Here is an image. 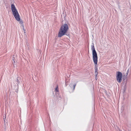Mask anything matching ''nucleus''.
Segmentation results:
<instances>
[{"label":"nucleus","instance_id":"nucleus-1","mask_svg":"<svg viewBox=\"0 0 131 131\" xmlns=\"http://www.w3.org/2000/svg\"><path fill=\"white\" fill-rule=\"evenodd\" d=\"M11 9L13 14L16 20L18 21H19L20 16L14 4H11Z\"/></svg>","mask_w":131,"mask_h":131},{"label":"nucleus","instance_id":"nucleus-2","mask_svg":"<svg viewBox=\"0 0 131 131\" xmlns=\"http://www.w3.org/2000/svg\"><path fill=\"white\" fill-rule=\"evenodd\" d=\"M91 49L92 52L93 58V62L95 64H97V56L93 44L91 46Z\"/></svg>","mask_w":131,"mask_h":131},{"label":"nucleus","instance_id":"nucleus-3","mask_svg":"<svg viewBox=\"0 0 131 131\" xmlns=\"http://www.w3.org/2000/svg\"><path fill=\"white\" fill-rule=\"evenodd\" d=\"M66 34V24L62 25L59 31L58 37H60Z\"/></svg>","mask_w":131,"mask_h":131},{"label":"nucleus","instance_id":"nucleus-4","mask_svg":"<svg viewBox=\"0 0 131 131\" xmlns=\"http://www.w3.org/2000/svg\"><path fill=\"white\" fill-rule=\"evenodd\" d=\"M73 83L74 82H71L69 85L70 88L69 89V91L70 93L72 92L73 91L76 85V84Z\"/></svg>","mask_w":131,"mask_h":131},{"label":"nucleus","instance_id":"nucleus-5","mask_svg":"<svg viewBox=\"0 0 131 131\" xmlns=\"http://www.w3.org/2000/svg\"><path fill=\"white\" fill-rule=\"evenodd\" d=\"M117 75L116 77L117 80L118 82H121L122 81V74L120 72H117Z\"/></svg>","mask_w":131,"mask_h":131},{"label":"nucleus","instance_id":"nucleus-6","mask_svg":"<svg viewBox=\"0 0 131 131\" xmlns=\"http://www.w3.org/2000/svg\"><path fill=\"white\" fill-rule=\"evenodd\" d=\"M56 86V87L55 89V92L57 93L59 92V89H58V86L57 84L56 83L55 84Z\"/></svg>","mask_w":131,"mask_h":131},{"label":"nucleus","instance_id":"nucleus-7","mask_svg":"<svg viewBox=\"0 0 131 131\" xmlns=\"http://www.w3.org/2000/svg\"><path fill=\"white\" fill-rule=\"evenodd\" d=\"M95 78L97 77V75L98 74L97 73V68L95 67Z\"/></svg>","mask_w":131,"mask_h":131},{"label":"nucleus","instance_id":"nucleus-8","mask_svg":"<svg viewBox=\"0 0 131 131\" xmlns=\"http://www.w3.org/2000/svg\"><path fill=\"white\" fill-rule=\"evenodd\" d=\"M127 75H124L123 77V79L124 81H126L127 80Z\"/></svg>","mask_w":131,"mask_h":131},{"label":"nucleus","instance_id":"nucleus-9","mask_svg":"<svg viewBox=\"0 0 131 131\" xmlns=\"http://www.w3.org/2000/svg\"><path fill=\"white\" fill-rule=\"evenodd\" d=\"M68 25H67L66 24V35H67L69 37V35H67V30L68 29Z\"/></svg>","mask_w":131,"mask_h":131},{"label":"nucleus","instance_id":"nucleus-10","mask_svg":"<svg viewBox=\"0 0 131 131\" xmlns=\"http://www.w3.org/2000/svg\"><path fill=\"white\" fill-rule=\"evenodd\" d=\"M124 84V89H126V82H122V83L121 84Z\"/></svg>","mask_w":131,"mask_h":131},{"label":"nucleus","instance_id":"nucleus-11","mask_svg":"<svg viewBox=\"0 0 131 131\" xmlns=\"http://www.w3.org/2000/svg\"><path fill=\"white\" fill-rule=\"evenodd\" d=\"M19 21H20V23L22 24L23 23V21L21 20Z\"/></svg>","mask_w":131,"mask_h":131},{"label":"nucleus","instance_id":"nucleus-12","mask_svg":"<svg viewBox=\"0 0 131 131\" xmlns=\"http://www.w3.org/2000/svg\"><path fill=\"white\" fill-rule=\"evenodd\" d=\"M129 69H128L127 70V71H126V72H127V73H128V72H129Z\"/></svg>","mask_w":131,"mask_h":131},{"label":"nucleus","instance_id":"nucleus-13","mask_svg":"<svg viewBox=\"0 0 131 131\" xmlns=\"http://www.w3.org/2000/svg\"><path fill=\"white\" fill-rule=\"evenodd\" d=\"M128 73H127V72H126V73L124 75H127H127L128 74Z\"/></svg>","mask_w":131,"mask_h":131},{"label":"nucleus","instance_id":"nucleus-14","mask_svg":"<svg viewBox=\"0 0 131 131\" xmlns=\"http://www.w3.org/2000/svg\"><path fill=\"white\" fill-rule=\"evenodd\" d=\"M13 61L14 62H15V61L14 60V59H13Z\"/></svg>","mask_w":131,"mask_h":131},{"label":"nucleus","instance_id":"nucleus-15","mask_svg":"<svg viewBox=\"0 0 131 131\" xmlns=\"http://www.w3.org/2000/svg\"><path fill=\"white\" fill-rule=\"evenodd\" d=\"M18 79H17V81H18Z\"/></svg>","mask_w":131,"mask_h":131},{"label":"nucleus","instance_id":"nucleus-16","mask_svg":"<svg viewBox=\"0 0 131 131\" xmlns=\"http://www.w3.org/2000/svg\"><path fill=\"white\" fill-rule=\"evenodd\" d=\"M66 16L65 15V16H64V18L65 17V16Z\"/></svg>","mask_w":131,"mask_h":131}]
</instances>
